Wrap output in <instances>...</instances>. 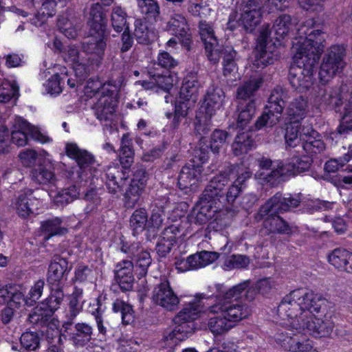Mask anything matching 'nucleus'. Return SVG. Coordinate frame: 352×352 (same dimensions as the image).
I'll list each match as a JSON object with an SVG mask.
<instances>
[{
	"label": "nucleus",
	"mask_w": 352,
	"mask_h": 352,
	"mask_svg": "<svg viewBox=\"0 0 352 352\" xmlns=\"http://www.w3.org/2000/svg\"><path fill=\"white\" fill-rule=\"evenodd\" d=\"M300 122H292L287 125L285 139L287 146L295 148L302 141V131H300Z\"/></svg>",
	"instance_id": "obj_48"
},
{
	"label": "nucleus",
	"mask_w": 352,
	"mask_h": 352,
	"mask_svg": "<svg viewBox=\"0 0 352 352\" xmlns=\"http://www.w3.org/2000/svg\"><path fill=\"white\" fill-rule=\"evenodd\" d=\"M255 146L252 133L250 131L239 133L232 144V150L234 155L239 156L247 153Z\"/></svg>",
	"instance_id": "obj_36"
},
{
	"label": "nucleus",
	"mask_w": 352,
	"mask_h": 352,
	"mask_svg": "<svg viewBox=\"0 0 352 352\" xmlns=\"http://www.w3.org/2000/svg\"><path fill=\"white\" fill-rule=\"evenodd\" d=\"M287 321L289 324V321ZM285 323L287 322H283L284 325L290 328L287 329L289 332L281 331L276 333L275 336L276 343L289 352H305L308 349L311 350L313 343L300 332L301 330H296V332L293 333V329Z\"/></svg>",
	"instance_id": "obj_12"
},
{
	"label": "nucleus",
	"mask_w": 352,
	"mask_h": 352,
	"mask_svg": "<svg viewBox=\"0 0 352 352\" xmlns=\"http://www.w3.org/2000/svg\"><path fill=\"white\" fill-rule=\"evenodd\" d=\"M302 143L300 147L307 154H317L320 153L325 150V144L318 137V133L316 131L311 128L302 129Z\"/></svg>",
	"instance_id": "obj_28"
},
{
	"label": "nucleus",
	"mask_w": 352,
	"mask_h": 352,
	"mask_svg": "<svg viewBox=\"0 0 352 352\" xmlns=\"http://www.w3.org/2000/svg\"><path fill=\"white\" fill-rule=\"evenodd\" d=\"M26 299H28V298L27 296L25 297L23 292L21 290V287L19 286L17 287L14 285L8 305L12 307L15 309H20L23 305L28 306Z\"/></svg>",
	"instance_id": "obj_62"
},
{
	"label": "nucleus",
	"mask_w": 352,
	"mask_h": 352,
	"mask_svg": "<svg viewBox=\"0 0 352 352\" xmlns=\"http://www.w3.org/2000/svg\"><path fill=\"white\" fill-rule=\"evenodd\" d=\"M329 263L336 269L352 273V254L345 249L336 248L328 254Z\"/></svg>",
	"instance_id": "obj_30"
},
{
	"label": "nucleus",
	"mask_w": 352,
	"mask_h": 352,
	"mask_svg": "<svg viewBox=\"0 0 352 352\" xmlns=\"http://www.w3.org/2000/svg\"><path fill=\"white\" fill-rule=\"evenodd\" d=\"M287 208L285 197L282 193L277 192L261 206L258 210V214L262 219H264L268 214H278L287 212Z\"/></svg>",
	"instance_id": "obj_31"
},
{
	"label": "nucleus",
	"mask_w": 352,
	"mask_h": 352,
	"mask_svg": "<svg viewBox=\"0 0 352 352\" xmlns=\"http://www.w3.org/2000/svg\"><path fill=\"white\" fill-rule=\"evenodd\" d=\"M122 252L129 254V256L135 261L136 267L141 270V274H146L147 268L151 263L150 253L144 250L140 243L134 242L130 245H122Z\"/></svg>",
	"instance_id": "obj_25"
},
{
	"label": "nucleus",
	"mask_w": 352,
	"mask_h": 352,
	"mask_svg": "<svg viewBox=\"0 0 352 352\" xmlns=\"http://www.w3.org/2000/svg\"><path fill=\"white\" fill-rule=\"evenodd\" d=\"M200 85L195 76H187L183 82L180 88V98L184 101L192 100L195 102L197 99V95Z\"/></svg>",
	"instance_id": "obj_39"
},
{
	"label": "nucleus",
	"mask_w": 352,
	"mask_h": 352,
	"mask_svg": "<svg viewBox=\"0 0 352 352\" xmlns=\"http://www.w3.org/2000/svg\"><path fill=\"white\" fill-rule=\"evenodd\" d=\"M307 101L302 96L294 99L287 108V116L289 122H300L307 113Z\"/></svg>",
	"instance_id": "obj_33"
},
{
	"label": "nucleus",
	"mask_w": 352,
	"mask_h": 352,
	"mask_svg": "<svg viewBox=\"0 0 352 352\" xmlns=\"http://www.w3.org/2000/svg\"><path fill=\"white\" fill-rule=\"evenodd\" d=\"M346 47L343 44L333 45L327 50L318 74L321 82L327 83L343 72L346 65Z\"/></svg>",
	"instance_id": "obj_9"
},
{
	"label": "nucleus",
	"mask_w": 352,
	"mask_h": 352,
	"mask_svg": "<svg viewBox=\"0 0 352 352\" xmlns=\"http://www.w3.org/2000/svg\"><path fill=\"white\" fill-rule=\"evenodd\" d=\"M288 99V91L285 89L278 86L272 89L264 112L255 122L256 129L272 127L278 124Z\"/></svg>",
	"instance_id": "obj_8"
},
{
	"label": "nucleus",
	"mask_w": 352,
	"mask_h": 352,
	"mask_svg": "<svg viewBox=\"0 0 352 352\" xmlns=\"http://www.w3.org/2000/svg\"><path fill=\"white\" fill-rule=\"evenodd\" d=\"M145 188L143 184H134L130 183L124 193V205L128 208H133L139 204Z\"/></svg>",
	"instance_id": "obj_44"
},
{
	"label": "nucleus",
	"mask_w": 352,
	"mask_h": 352,
	"mask_svg": "<svg viewBox=\"0 0 352 352\" xmlns=\"http://www.w3.org/2000/svg\"><path fill=\"white\" fill-rule=\"evenodd\" d=\"M219 254L216 252L201 251L190 255L186 259L176 258V268L180 272L197 270L204 267L219 258Z\"/></svg>",
	"instance_id": "obj_18"
},
{
	"label": "nucleus",
	"mask_w": 352,
	"mask_h": 352,
	"mask_svg": "<svg viewBox=\"0 0 352 352\" xmlns=\"http://www.w3.org/2000/svg\"><path fill=\"white\" fill-rule=\"evenodd\" d=\"M58 29L68 38H75L78 30L81 28V23L77 19H69L67 17L60 16L57 23Z\"/></svg>",
	"instance_id": "obj_41"
},
{
	"label": "nucleus",
	"mask_w": 352,
	"mask_h": 352,
	"mask_svg": "<svg viewBox=\"0 0 352 352\" xmlns=\"http://www.w3.org/2000/svg\"><path fill=\"white\" fill-rule=\"evenodd\" d=\"M13 127L14 129L11 133V140L19 146L27 144L28 135L41 143H47L51 141V139L42 133L38 128L32 126L21 118H15Z\"/></svg>",
	"instance_id": "obj_13"
},
{
	"label": "nucleus",
	"mask_w": 352,
	"mask_h": 352,
	"mask_svg": "<svg viewBox=\"0 0 352 352\" xmlns=\"http://www.w3.org/2000/svg\"><path fill=\"white\" fill-rule=\"evenodd\" d=\"M263 80L261 78H252L239 86L236 90V99L238 102L255 100V93L261 87Z\"/></svg>",
	"instance_id": "obj_38"
},
{
	"label": "nucleus",
	"mask_w": 352,
	"mask_h": 352,
	"mask_svg": "<svg viewBox=\"0 0 352 352\" xmlns=\"http://www.w3.org/2000/svg\"><path fill=\"white\" fill-rule=\"evenodd\" d=\"M224 98L222 89L212 87L208 89L201 107L203 111L196 116L195 131L200 135H206L210 131L211 118L222 107Z\"/></svg>",
	"instance_id": "obj_7"
},
{
	"label": "nucleus",
	"mask_w": 352,
	"mask_h": 352,
	"mask_svg": "<svg viewBox=\"0 0 352 352\" xmlns=\"http://www.w3.org/2000/svg\"><path fill=\"white\" fill-rule=\"evenodd\" d=\"M40 205V201L33 196V190L30 189L21 193L13 203L16 213L23 218L28 217L38 210Z\"/></svg>",
	"instance_id": "obj_23"
},
{
	"label": "nucleus",
	"mask_w": 352,
	"mask_h": 352,
	"mask_svg": "<svg viewBox=\"0 0 352 352\" xmlns=\"http://www.w3.org/2000/svg\"><path fill=\"white\" fill-rule=\"evenodd\" d=\"M138 7L144 18L148 21H156L160 16V8L156 0L138 1Z\"/></svg>",
	"instance_id": "obj_40"
},
{
	"label": "nucleus",
	"mask_w": 352,
	"mask_h": 352,
	"mask_svg": "<svg viewBox=\"0 0 352 352\" xmlns=\"http://www.w3.org/2000/svg\"><path fill=\"white\" fill-rule=\"evenodd\" d=\"M157 90L168 91L173 86V78L168 74H160L153 72Z\"/></svg>",
	"instance_id": "obj_64"
},
{
	"label": "nucleus",
	"mask_w": 352,
	"mask_h": 352,
	"mask_svg": "<svg viewBox=\"0 0 352 352\" xmlns=\"http://www.w3.org/2000/svg\"><path fill=\"white\" fill-rule=\"evenodd\" d=\"M337 131L340 135L352 131V109L347 107H344V115Z\"/></svg>",
	"instance_id": "obj_63"
},
{
	"label": "nucleus",
	"mask_w": 352,
	"mask_h": 352,
	"mask_svg": "<svg viewBox=\"0 0 352 352\" xmlns=\"http://www.w3.org/2000/svg\"><path fill=\"white\" fill-rule=\"evenodd\" d=\"M208 159V151L206 148H199L195 151L194 158L182 168L179 177L178 186L182 190L190 188L198 181L202 168L201 164Z\"/></svg>",
	"instance_id": "obj_11"
},
{
	"label": "nucleus",
	"mask_w": 352,
	"mask_h": 352,
	"mask_svg": "<svg viewBox=\"0 0 352 352\" xmlns=\"http://www.w3.org/2000/svg\"><path fill=\"white\" fill-rule=\"evenodd\" d=\"M211 209L209 204L202 206L199 209H194L189 215V221L191 223L202 225L206 223L213 216L215 212Z\"/></svg>",
	"instance_id": "obj_52"
},
{
	"label": "nucleus",
	"mask_w": 352,
	"mask_h": 352,
	"mask_svg": "<svg viewBox=\"0 0 352 352\" xmlns=\"http://www.w3.org/2000/svg\"><path fill=\"white\" fill-rule=\"evenodd\" d=\"M52 315V314L49 313L47 309L42 307V304L41 303L35 307L29 314L28 321L33 325L44 327L47 324Z\"/></svg>",
	"instance_id": "obj_50"
},
{
	"label": "nucleus",
	"mask_w": 352,
	"mask_h": 352,
	"mask_svg": "<svg viewBox=\"0 0 352 352\" xmlns=\"http://www.w3.org/2000/svg\"><path fill=\"white\" fill-rule=\"evenodd\" d=\"M315 104L319 108L326 109L329 107L340 111V105L343 104L342 96L337 89L320 87L314 99Z\"/></svg>",
	"instance_id": "obj_22"
},
{
	"label": "nucleus",
	"mask_w": 352,
	"mask_h": 352,
	"mask_svg": "<svg viewBox=\"0 0 352 352\" xmlns=\"http://www.w3.org/2000/svg\"><path fill=\"white\" fill-rule=\"evenodd\" d=\"M104 23V16L101 5L98 3L93 4L90 8L88 20V24L91 29L95 32H103Z\"/></svg>",
	"instance_id": "obj_46"
},
{
	"label": "nucleus",
	"mask_w": 352,
	"mask_h": 352,
	"mask_svg": "<svg viewBox=\"0 0 352 352\" xmlns=\"http://www.w3.org/2000/svg\"><path fill=\"white\" fill-rule=\"evenodd\" d=\"M80 190L76 186H71L58 191L54 197V201L58 206H64L77 199Z\"/></svg>",
	"instance_id": "obj_49"
},
{
	"label": "nucleus",
	"mask_w": 352,
	"mask_h": 352,
	"mask_svg": "<svg viewBox=\"0 0 352 352\" xmlns=\"http://www.w3.org/2000/svg\"><path fill=\"white\" fill-rule=\"evenodd\" d=\"M56 6L55 0H43L39 11L31 19L32 23L36 26H41L49 17L55 14Z\"/></svg>",
	"instance_id": "obj_42"
},
{
	"label": "nucleus",
	"mask_w": 352,
	"mask_h": 352,
	"mask_svg": "<svg viewBox=\"0 0 352 352\" xmlns=\"http://www.w3.org/2000/svg\"><path fill=\"white\" fill-rule=\"evenodd\" d=\"M113 310L116 313L120 312L122 322L129 324L133 320V311L131 306L123 300L116 299L113 304Z\"/></svg>",
	"instance_id": "obj_55"
},
{
	"label": "nucleus",
	"mask_w": 352,
	"mask_h": 352,
	"mask_svg": "<svg viewBox=\"0 0 352 352\" xmlns=\"http://www.w3.org/2000/svg\"><path fill=\"white\" fill-rule=\"evenodd\" d=\"M123 81L124 78L122 76H120L118 80H111L104 83H102L98 79L90 78L87 80L84 88L85 94L90 98L97 94L99 98L105 94L118 93Z\"/></svg>",
	"instance_id": "obj_21"
},
{
	"label": "nucleus",
	"mask_w": 352,
	"mask_h": 352,
	"mask_svg": "<svg viewBox=\"0 0 352 352\" xmlns=\"http://www.w3.org/2000/svg\"><path fill=\"white\" fill-rule=\"evenodd\" d=\"M133 262L128 260H122L116 266L115 280L122 291H129L133 287Z\"/></svg>",
	"instance_id": "obj_26"
},
{
	"label": "nucleus",
	"mask_w": 352,
	"mask_h": 352,
	"mask_svg": "<svg viewBox=\"0 0 352 352\" xmlns=\"http://www.w3.org/2000/svg\"><path fill=\"white\" fill-rule=\"evenodd\" d=\"M21 346L27 351L37 349L40 345V338L37 333L25 332L20 338Z\"/></svg>",
	"instance_id": "obj_59"
},
{
	"label": "nucleus",
	"mask_w": 352,
	"mask_h": 352,
	"mask_svg": "<svg viewBox=\"0 0 352 352\" xmlns=\"http://www.w3.org/2000/svg\"><path fill=\"white\" fill-rule=\"evenodd\" d=\"M68 157L74 159L80 170H85L95 162L94 155L87 150L81 149L75 143H68L65 146Z\"/></svg>",
	"instance_id": "obj_29"
},
{
	"label": "nucleus",
	"mask_w": 352,
	"mask_h": 352,
	"mask_svg": "<svg viewBox=\"0 0 352 352\" xmlns=\"http://www.w3.org/2000/svg\"><path fill=\"white\" fill-rule=\"evenodd\" d=\"M229 181V175L226 172L213 177L202 192L200 201L209 204L213 212L226 211V214L233 217L236 210L232 205L241 193V187L236 184L227 187Z\"/></svg>",
	"instance_id": "obj_4"
},
{
	"label": "nucleus",
	"mask_w": 352,
	"mask_h": 352,
	"mask_svg": "<svg viewBox=\"0 0 352 352\" xmlns=\"http://www.w3.org/2000/svg\"><path fill=\"white\" fill-rule=\"evenodd\" d=\"M236 51L231 46H223L220 48L219 58H223V74L228 76L233 72L236 68Z\"/></svg>",
	"instance_id": "obj_47"
},
{
	"label": "nucleus",
	"mask_w": 352,
	"mask_h": 352,
	"mask_svg": "<svg viewBox=\"0 0 352 352\" xmlns=\"http://www.w3.org/2000/svg\"><path fill=\"white\" fill-rule=\"evenodd\" d=\"M45 287V281L43 279H39L36 281L30 289L26 299L28 306H33L38 300L41 297Z\"/></svg>",
	"instance_id": "obj_60"
},
{
	"label": "nucleus",
	"mask_w": 352,
	"mask_h": 352,
	"mask_svg": "<svg viewBox=\"0 0 352 352\" xmlns=\"http://www.w3.org/2000/svg\"><path fill=\"white\" fill-rule=\"evenodd\" d=\"M50 294L41 302L42 307L48 309L50 314H54L63 302L65 297L63 287H50Z\"/></svg>",
	"instance_id": "obj_43"
},
{
	"label": "nucleus",
	"mask_w": 352,
	"mask_h": 352,
	"mask_svg": "<svg viewBox=\"0 0 352 352\" xmlns=\"http://www.w3.org/2000/svg\"><path fill=\"white\" fill-rule=\"evenodd\" d=\"M324 33L302 25L292 43L294 63L289 72L292 87L300 92L307 91L313 85V74L320 55L324 50Z\"/></svg>",
	"instance_id": "obj_2"
},
{
	"label": "nucleus",
	"mask_w": 352,
	"mask_h": 352,
	"mask_svg": "<svg viewBox=\"0 0 352 352\" xmlns=\"http://www.w3.org/2000/svg\"><path fill=\"white\" fill-rule=\"evenodd\" d=\"M151 298L155 305L169 311L176 310L179 303V298L168 280H164L155 286Z\"/></svg>",
	"instance_id": "obj_16"
},
{
	"label": "nucleus",
	"mask_w": 352,
	"mask_h": 352,
	"mask_svg": "<svg viewBox=\"0 0 352 352\" xmlns=\"http://www.w3.org/2000/svg\"><path fill=\"white\" fill-rule=\"evenodd\" d=\"M62 58L64 61L70 64L76 75L82 78L85 77L89 69V67L92 64L94 58L87 56L83 51L74 45H69L65 47L62 52Z\"/></svg>",
	"instance_id": "obj_15"
},
{
	"label": "nucleus",
	"mask_w": 352,
	"mask_h": 352,
	"mask_svg": "<svg viewBox=\"0 0 352 352\" xmlns=\"http://www.w3.org/2000/svg\"><path fill=\"white\" fill-rule=\"evenodd\" d=\"M250 264L248 256L242 254H232L226 258L223 267L226 270L245 268Z\"/></svg>",
	"instance_id": "obj_54"
},
{
	"label": "nucleus",
	"mask_w": 352,
	"mask_h": 352,
	"mask_svg": "<svg viewBox=\"0 0 352 352\" xmlns=\"http://www.w3.org/2000/svg\"><path fill=\"white\" fill-rule=\"evenodd\" d=\"M93 328L85 322L75 324L74 330L70 333L71 340L77 347H82L88 344L92 339Z\"/></svg>",
	"instance_id": "obj_35"
},
{
	"label": "nucleus",
	"mask_w": 352,
	"mask_h": 352,
	"mask_svg": "<svg viewBox=\"0 0 352 352\" xmlns=\"http://www.w3.org/2000/svg\"><path fill=\"white\" fill-rule=\"evenodd\" d=\"M134 36L139 43L148 44L151 42L152 33L148 30L146 25L141 20H136L135 22Z\"/></svg>",
	"instance_id": "obj_58"
},
{
	"label": "nucleus",
	"mask_w": 352,
	"mask_h": 352,
	"mask_svg": "<svg viewBox=\"0 0 352 352\" xmlns=\"http://www.w3.org/2000/svg\"><path fill=\"white\" fill-rule=\"evenodd\" d=\"M117 94L108 93L98 98L92 109L98 120L106 121L113 116L116 111Z\"/></svg>",
	"instance_id": "obj_24"
},
{
	"label": "nucleus",
	"mask_w": 352,
	"mask_h": 352,
	"mask_svg": "<svg viewBox=\"0 0 352 352\" xmlns=\"http://www.w3.org/2000/svg\"><path fill=\"white\" fill-rule=\"evenodd\" d=\"M311 164V160L307 156L300 158L294 157L287 164L280 162L270 173L264 175L265 179L270 183V186H277L289 176H294L308 170Z\"/></svg>",
	"instance_id": "obj_10"
},
{
	"label": "nucleus",
	"mask_w": 352,
	"mask_h": 352,
	"mask_svg": "<svg viewBox=\"0 0 352 352\" xmlns=\"http://www.w3.org/2000/svg\"><path fill=\"white\" fill-rule=\"evenodd\" d=\"M69 270L66 258L58 255L54 256L49 265L47 274V283L49 287H63Z\"/></svg>",
	"instance_id": "obj_17"
},
{
	"label": "nucleus",
	"mask_w": 352,
	"mask_h": 352,
	"mask_svg": "<svg viewBox=\"0 0 352 352\" xmlns=\"http://www.w3.org/2000/svg\"><path fill=\"white\" fill-rule=\"evenodd\" d=\"M18 96L19 88L14 82L3 81L0 85V102H8Z\"/></svg>",
	"instance_id": "obj_57"
},
{
	"label": "nucleus",
	"mask_w": 352,
	"mask_h": 352,
	"mask_svg": "<svg viewBox=\"0 0 352 352\" xmlns=\"http://www.w3.org/2000/svg\"><path fill=\"white\" fill-rule=\"evenodd\" d=\"M98 36H91L86 42H84L82 45L83 52L87 54V56H96L97 59L101 58L104 54V49L106 47V42L104 40L102 36L103 32H96Z\"/></svg>",
	"instance_id": "obj_37"
},
{
	"label": "nucleus",
	"mask_w": 352,
	"mask_h": 352,
	"mask_svg": "<svg viewBox=\"0 0 352 352\" xmlns=\"http://www.w3.org/2000/svg\"><path fill=\"white\" fill-rule=\"evenodd\" d=\"M263 227L269 234H289L292 228L289 223L278 214L266 215Z\"/></svg>",
	"instance_id": "obj_32"
},
{
	"label": "nucleus",
	"mask_w": 352,
	"mask_h": 352,
	"mask_svg": "<svg viewBox=\"0 0 352 352\" xmlns=\"http://www.w3.org/2000/svg\"><path fill=\"white\" fill-rule=\"evenodd\" d=\"M32 180L39 184H47L54 180V174L43 166L34 168L31 172Z\"/></svg>",
	"instance_id": "obj_56"
},
{
	"label": "nucleus",
	"mask_w": 352,
	"mask_h": 352,
	"mask_svg": "<svg viewBox=\"0 0 352 352\" xmlns=\"http://www.w3.org/2000/svg\"><path fill=\"white\" fill-rule=\"evenodd\" d=\"M130 226L133 234H140L148 229V214L144 208L135 210L130 218Z\"/></svg>",
	"instance_id": "obj_45"
},
{
	"label": "nucleus",
	"mask_w": 352,
	"mask_h": 352,
	"mask_svg": "<svg viewBox=\"0 0 352 352\" xmlns=\"http://www.w3.org/2000/svg\"><path fill=\"white\" fill-rule=\"evenodd\" d=\"M166 30L171 32L173 34L180 37L183 44L189 47L190 43V34L186 18L181 14H173L170 16L166 25Z\"/></svg>",
	"instance_id": "obj_27"
},
{
	"label": "nucleus",
	"mask_w": 352,
	"mask_h": 352,
	"mask_svg": "<svg viewBox=\"0 0 352 352\" xmlns=\"http://www.w3.org/2000/svg\"><path fill=\"white\" fill-rule=\"evenodd\" d=\"M201 311L199 300L189 302L175 317V327L167 335L164 336L166 341H172L177 344L188 338L194 331L192 321L198 317Z\"/></svg>",
	"instance_id": "obj_6"
},
{
	"label": "nucleus",
	"mask_w": 352,
	"mask_h": 352,
	"mask_svg": "<svg viewBox=\"0 0 352 352\" xmlns=\"http://www.w3.org/2000/svg\"><path fill=\"white\" fill-rule=\"evenodd\" d=\"M199 33L204 43L206 56L210 61L216 63L219 60L220 48L212 25L206 21L199 23Z\"/></svg>",
	"instance_id": "obj_19"
},
{
	"label": "nucleus",
	"mask_w": 352,
	"mask_h": 352,
	"mask_svg": "<svg viewBox=\"0 0 352 352\" xmlns=\"http://www.w3.org/2000/svg\"><path fill=\"white\" fill-rule=\"evenodd\" d=\"M126 13L120 6H116L113 8L111 21L113 30L120 32L125 30L126 25Z\"/></svg>",
	"instance_id": "obj_53"
},
{
	"label": "nucleus",
	"mask_w": 352,
	"mask_h": 352,
	"mask_svg": "<svg viewBox=\"0 0 352 352\" xmlns=\"http://www.w3.org/2000/svg\"><path fill=\"white\" fill-rule=\"evenodd\" d=\"M128 175L118 164L108 166L104 169V177L108 192L113 195L120 193L126 184Z\"/></svg>",
	"instance_id": "obj_20"
},
{
	"label": "nucleus",
	"mask_w": 352,
	"mask_h": 352,
	"mask_svg": "<svg viewBox=\"0 0 352 352\" xmlns=\"http://www.w3.org/2000/svg\"><path fill=\"white\" fill-rule=\"evenodd\" d=\"M237 111L239 112L236 125L243 129L254 117L256 112V100H250L248 102H238Z\"/></svg>",
	"instance_id": "obj_34"
},
{
	"label": "nucleus",
	"mask_w": 352,
	"mask_h": 352,
	"mask_svg": "<svg viewBox=\"0 0 352 352\" xmlns=\"http://www.w3.org/2000/svg\"><path fill=\"white\" fill-rule=\"evenodd\" d=\"M229 134L227 131L220 129H215L210 138V146H201V147L206 148L208 152V148L215 155H218L220 152L221 148L226 142V139Z\"/></svg>",
	"instance_id": "obj_51"
},
{
	"label": "nucleus",
	"mask_w": 352,
	"mask_h": 352,
	"mask_svg": "<svg viewBox=\"0 0 352 352\" xmlns=\"http://www.w3.org/2000/svg\"><path fill=\"white\" fill-rule=\"evenodd\" d=\"M327 300L321 295L311 290L298 289L286 295L280 302L277 314L286 325L295 330L307 331L319 337L329 336L334 324L331 320L321 319L315 314H324Z\"/></svg>",
	"instance_id": "obj_1"
},
{
	"label": "nucleus",
	"mask_w": 352,
	"mask_h": 352,
	"mask_svg": "<svg viewBox=\"0 0 352 352\" xmlns=\"http://www.w3.org/2000/svg\"><path fill=\"white\" fill-rule=\"evenodd\" d=\"M247 283H240L223 294L216 296L214 303L206 310L207 327L214 336H221L235 325V323L250 315L249 307L239 299Z\"/></svg>",
	"instance_id": "obj_3"
},
{
	"label": "nucleus",
	"mask_w": 352,
	"mask_h": 352,
	"mask_svg": "<svg viewBox=\"0 0 352 352\" xmlns=\"http://www.w3.org/2000/svg\"><path fill=\"white\" fill-rule=\"evenodd\" d=\"M352 157V153L348 152L344 154L342 157L339 158H333L327 161L324 164V170L327 173H335L340 168L342 167L345 164L349 162Z\"/></svg>",
	"instance_id": "obj_61"
},
{
	"label": "nucleus",
	"mask_w": 352,
	"mask_h": 352,
	"mask_svg": "<svg viewBox=\"0 0 352 352\" xmlns=\"http://www.w3.org/2000/svg\"><path fill=\"white\" fill-rule=\"evenodd\" d=\"M292 18L288 14L280 15L274 21L273 30L276 37L271 36L270 25H263L259 30L255 47V59L254 65L256 68H264L274 63L272 52L276 47V42L288 34L292 28Z\"/></svg>",
	"instance_id": "obj_5"
},
{
	"label": "nucleus",
	"mask_w": 352,
	"mask_h": 352,
	"mask_svg": "<svg viewBox=\"0 0 352 352\" xmlns=\"http://www.w3.org/2000/svg\"><path fill=\"white\" fill-rule=\"evenodd\" d=\"M262 0H241L239 21L247 32H252L262 19Z\"/></svg>",
	"instance_id": "obj_14"
}]
</instances>
